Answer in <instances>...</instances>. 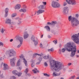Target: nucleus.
<instances>
[{
    "label": "nucleus",
    "instance_id": "nucleus-1",
    "mask_svg": "<svg viewBox=\"0 0 79 79\" xmlns=\"http://www.w3.org/2000/svg\"><path fill=\"white\" fill-rule=\"evenodd\" d=\"M50 68L52 71L54 70L56 71H59L63 69L64 71L66 70V69L64 68V65L60 62H55L54 65H52L51 63L50 64Z\"/></svg>",
    "mask_w": 79,
    "mask_h": 79
},
{
    "label": "nucleus",
    "instance_id": "nucleus-2",
    "mask_svg": "<svg viewBox=\"0 0 79 79\" xmlns=\"http://www.w3.org/2000/svg\"><path fill=\"white\" fill-rule=\"evenodd\" d=\"M73 44L74 43H72L71 45L70 44H69L68 45V47H66V48L67 52H71L70 54V56L73 57L76 54V46H75L74 47H73Z\"/></svg>",
    "mask_w": 79,
    "mask_h": 79
},
{
    "label": "nucleus",
    "instance_id": "nucleus-3",
    "mask_svg": "<svg viewBox=\"0 0 79 79\" xmlns=\"http://www.w3.org/2000/svg\"><path fill=\"white\" fill-rule=\"evenodd\" d=\"M68 20L71 21V26L73 27L77 26L79 24V20L74 17H72L71 15L68 17Z\"/></svg>",
    "mask_w": 79,
    "mask_h": 79
},
{
    "label": "nucleus",
    "instance_id": "nucleus-4",
    "mask_svg": "<svg viewBox=\"0 0 79 79\" xmlns=\"http://www.w3.org/2000/svg\"><path fill=\"white\" fill-rule=\"evenodd\" d=\"M79 36V33L77 34L73 35L71 37V39L75 43L79 44V39L78 38Z\"/></svg>",
    "mask_w": 79,
    "mask_h": 79
},
{
    "label": "nucleus",
    "instance_id": "nucleus-5",
    "mask_svg": "<svg viewBox=\"0 0 79 79\" xmlns=\"http://www.w3.org/2000/svg\"><path fill=\"white\" fill-rule=\"evenodd\" d=\"M52 7L53 8H60V4L56 2L52 1Z\"/></svg>",
    "mask_w": 79,
    "mask_h": 79
},
{
    "label": "nucleus",
    "instance_id": "nucleus-6",
    "mask_svg": "<svg viewBox=\"0 0 79 79\" xmlns=\"http://www.w3.org/2000/svg\"><path fill=\"white\" fill-rule=\"evenodd\" d=\"M66 1L69 5H74L76 3V2L75 0H66Z\"/></svg>",
    "mask_w": 79,
    "mask_h": 79
},
{
    "label": "nucleus",
    "instance_id": "nucleus-7",
    "mask_svg": "<svg viewBox=\"0 0 79 79\" xmlns=\"http://www.w3.org/2000/svg\"><path fill=\"white\" fill-rule=\"evenodd\" d=\"M10 65L12 66H15V61H16V57H14L10 59Z\"/></svg>",
    "mask_w": 79,
    "mask_h": 79
},
{
    "label": "nucleus",
    "instance_id": "nucleus-8",
    "mask_svg": "<svg viewBox=\"0 0 79 79\" xmlns=\"http://www.w3.org/2000/svg\"><path fill=\"white\" fill-rule=\"evenodd\" d=\"M12 73L13 74H14V75H15V76L17 75L18 77L21 76V74H22V73H18V72L16 70H14L12 71Z\"/></svg>",
    "mask_w": 79,
    "mask_h": 79
},
{
    "label": "nucleus",
    "instance_id": "nucleus-9",
    "mask_svg": "<svg viewBox=\"0 0 79 79\" xmlns=\"http://www.w3.org/2000/svg\"><path fill=\"white\" fill-rule=\"evenodd\" d=\"M16 54V51L13 49L10 50L9 54L10 56H15Z\"/></svg>",
    "mask_w": 79,
    "mask_h": 79
},
{
    "label": "nucleus",
    "instance_id": "nucleus-10",
    "mask_svg": "<svg viewBox=\"0 0 79 79\" xmlns=\"http://www.w3.org/2000/svg\"><path fill=\"white\" fill-rule=\"evenodd\" d=\"M63 13L64 15H66L68 13L69 8L67 7H65L63 8Z\"/></svg>",
    "mask_w": 79,
    "mask_h": 79
},
{
    "label": "nucleus",
    "instance_id": "nucleus-11",
    "mask_svg": "<svg viewBox=\"0 0 79 79\" xmlns=\"http://www.w3.org/2000/svg\"><path fill=\"white\" fill-rule=\"evenodd\" d=\"M19 57L20 58H21L23 60V62L25 64V65L26 66H27V60H25L24 56L23 54H22L21 55V56H19Z\"/></svg>",
    "mask_w": 79,
    "mask_h": 79
},
{
    "label": "nucleus",
    "instance_id": "nucleus-12",
    "mask_svg": "<svg viewBox=\"0 0 79 79\" xmlns=\"http://www.w3.org/2000/svg\"><path fill=\"white\" fill-rule=\"evenodd\" d=\"M69 44H70V45H71L72 43H70V42H69L67 43V44L65 45V47H64L65 48H63L62 49V53H64V52H65L66 50L67 51V50H66V48L67 47H68V45H69Z\"/></svg>",
    "mask_w": 79,
    "mask_h": 79
},
{
    "label": "nucleus",
    "instance_id": "nucleus-13",
    "mask_svg": "<svg viewBox=\"0 0 79 79\" xmlns=\"http://www.w3.org/2000/svg\"><path fill=\"white\" fill-rule=\"evenodd\" d=\"M16 40H18L21 44H23V38L22 37H18L16 39Z\"/></svg>",
    "mask_w": 79,
    "mask_h": 79
},
{
    "label": "nucleus",
    "instance_id": "nucleus-14",
    "mask_svg": "<svg viewBox=\"0 0 79 79\" xmlns=\"http://www.w3.org/2000/svg\"><path fill=\"white\" fill-rule=\"evenodd\" d=\"M24 35L23 36V37L24 39H27L29 37V34H27V32L26 31H25L24 32Z\"/></svg>",
    "mask_w": 79,
    "mask_h": 79
},
{
    "label": "nucleus",
    "instance_id": "nucleus-15",
    "mask_svg": "<svg viewBox=\"0 0 79 79\" xmlns=\"http://www.w3.org/2000/svg\"><path fill=\"white\" fill-rule=\"evenodd\" d=\"M3 66V70H7V69H9V66H8V64H4Z\"/></svg>",
    "mask_w": 79,
    "mask_h": 79
},
{
    "label": "nucleus",
    "instance_id": "nucleus-16",
    "mask_svg": "<svg viewBox=\"0 0 79 79\" xmlns=\"http://www.w3.org/2000/svg\"><path fill=\"white\" fill-rule=\"evenodd\" d=\"M5 23L7 24H11V21L10 19H6Z\"/></svg>",
    "mask_w": 79,
    "mask_h": 79
},
{
    "label": "nucleus",
    "instance_id": "nucleus-17",
    "mask_svg": "<svg viewBox=\"0 0 79 79\" xmlns=\"http://www.w3.org/2000/svg\"><path fill=\"white\" fill-rule=\"evenodd\" d=\"M44 12H45V10L40 9V10H39L37 12V15H40V14H41V13H44Z\"/></svg>",
    "mask_w": 79,
    "mask_h": 79
},
{
    "label": "nucleus",
    "instance_id": "nucleus-18",
    "mask_svg": "<svg viewBox=\"0 0 79 79\" xmlns=\"http://www.w3.org/2000/svg\"><path fill=\"white\" fill-rule=\"evenodd\" d=\"M32 71L34 74H37V73H39V71L36 68H35L34 69L32 70Z\"/></svg>",
    "mask_w": 79,
    "mask_h": 79
},
{
    "label": "nucleus",
    "instance_id": "nucleus-19",
    "mask_svg": "<svg viewBox=\"0 0 79 79\" xmlns=\"http://www.w3.org/2000/svg\"><path fill=\"white\" fill-rule=\"evenodd\" d=\"M55 72H54L53 74V76L56 77V76H58L61 74V72H60L59 73H56Z\"/></svg>",
    "mask_w": 79,
    "mask_h": 79
},
{
    "label": "nucleus",
    "instance_id": "nucleus-20",
    "mask_svg": "<svg viewBox=\"0 0 79 79\" xmlns=\"http://www.w3.org/2000/svg\"><path fill=\"white\" fill-rule=\"evenodd\" d=\"M37 55H38V56H42V55L40 54H39L37 53H35L33 54V56L32 57V58L33 59H34L37 56Z\"/></svg>",
    "mask_w": 79,
    "mask_h": 79
},
{
    "label": "nucleus",
    "instance_id": "nucleus-21",
    "mask_svg": "<svg viewBox=\"0 0 79 79\" xmlns=\"http://www.w3.org/2000/svg\"><path fill=\"white\" fill-rule=\"evenodd\" d=\"M39 9H45V5H41L39 6Z\"/></svg>",
    "mask_w": 79,
    "mask_h": 79
},
{
    "label": "nucleus",
    "instance_id": "nucleus-22",
    "mask_svg": "<svg viewBox=\"0 0 79 79\" xmlns=\"http://www.w3.org/2000/svg\"><path fill=\"white\" fill-rule=\"evenodd\" d=\"M44 28L46 29L47 31H48L50 32V28L49 27V26L47 25L44 27Z\"/></svg>",
    "mask_w": 79,
    "mask_h": 79
},
{
    "label": "nucleus",
    "instance_id": "nucleus-23",
    "mask_svg": "<svg viewBox=\"0 0 79 79\" xmlns=\"http://www.w3.org/2000/svg\"><path fill=\"white\" fill-rule=\"evenodd\" d=\"M38 42H39V40L37 39L33 41V42L34 43V44L35 45V46H37V45L38 44Z\"/></svg>",
    "mask_w": 79,
    "mask_h": 79
},
{
    "label": "nucleus",
    "instance_id": "nucleus-24",
    "mask_svg": "<svg viewBox=\"0 0 79 79\" xmlns=\"http://www.w3.org/2000/svg\"><path fill=\"white\" fill-rule=\"evenodd\" d=\"M21 8V5L20 4H17L15 6V9L19 10Z\"/></svg>",
    "mask_w": 79,
    "mask_h": 79
},
{
    "label": "nucleus",
    "instance_id": "nucleus-25",
    "mask_svg": "<svg viewBox=\"0 0 79 79\" xmlns=\"http://www.w3.org/2000/svg\"><path fill=\"white\" fill-rule=\"evenodd\" d=\"M19 11H20V12L25 13V12H26V10L24 9H21L19 10Z\"/></svg>",
    "mask_w": 79,
    "mask_h": 79
},
{
    "label": "nucleus",
    "instance_id": "nucleus-26",
    "mask_svg": "<svg viewBox=\"0 0 79 79\" xmlns=\"http://www.w3.org/2000/svg\"><path fill=\"white\" fill-rule=\"evenodd\" d=\"M51 23H52V26H55V24H57V22L56 21H52Z\"/></svg>",
    "mask_w": 79,
    "mask_h": 79
},
{
    "label": "nucleus",
    "instance_id": "nucleus-27",
    "mask_svg": "<svg viewBox=\"0 0 79 79\" xmlns=\"http://www.w3.org/2000/svg\"><path fill=\"white\" fill-rule=\"evenodd\" d=\"M31 40H32V42H34V41L35 40V36L34 35L32 36L31 38Z\"/></svg>",
    "mask_w": 79,
    "mask_h": 79
},
{
    "label": "nucleus",
    "instance_id": "nucleus-28",
    "mask_svg": "<svg viewBox=\"0 0 79 79\" xmlns=\"http://www.w3.org/2000/svg\"><path fill=\"white\" fill-rule=\"evenodd\" d=\"M2 34H3L4 33V31H5V30L3 28H2L0 30Z\"/></svg>",
    "mask_w": 79,
    "mask_h": 79
},
{
    "label": "nucleus",
    "instance_id": "nucleus-29",
    "mask_svg": "<svg viewBox=\"0 0 79 79\" xmlns=\"http://www.w3.org/2000/svg\"><path fill=\"white\" fill-rule=\"evenodd\" d=\"M43 58L44 59H45V60L48 59V58H49V56H45L43 57Z\"/></svg>",
    "mask_w": 79,
    "mask_h": 79
},
{
    "label": "nucleus",
    "instance_id": "nucleus-30",
    "mask_svg": "<svg viewBox=\"0 0 79 79\" xmlns=\"http://www.w3.org/2000/svg\"><path fill=\"white\" fill-rule=\"evenodd\" d=\"M24 72V73H25V74H27V73L29 72V69L28 68H26Z\"/></svg>",
    "mask_w": 79,
    "mask_h": 79
},
{
    "label": "nucleus",
    "instance_id": "nucleus-31",
    "mask_svg": "<svg viewBox=\"0 0 79 79\" xmlns=\"http://www.w3.org/2000/svg\"><path fill=\"white\" fill-rule=\"evenodd\" d=\"M43 58L42 57L40 56V57L38 59V60L39 61H40L41 62V61L42 60Z\"/></svg>",
    "mask_w": 79,
    "mask_h": 79
},
{
    "label": "nucleus",
    "instance_id": "nucleus-32",
    "mask_svg": "<svg viewBox=\"0 0 79 79\" xmlns=\"http://www.w3.org/2000/svg\"><path fill=\"white\" fill-rule=\"evenodd\" d=\"M20 60H19L17 63V66H19V65L20 64Z\"/></svg>",
    "mask_w": 79,
    "mask_h": 79
},
{
    "label": "nucleus",
    "instance_id": "nucleus-33",
    "mask_svg": "<svg viewBox=\"0 0 79 79\" xmlns=\"http://www.w3.org/2000/svg\"><path fill=\"white\" fill-rule=\"evenodd\" d=\"M16 15H17V14H16L15 13H14V14H13L11 15V16L12 18H14V17H15V16H16Z\"/></svg>",
    "mask_w": 79,
    "mask_h": 79
},
{
    "label": "nucleus",
    "instance_id": "nucleus-34",
    "mask_svg": "<svg viewBox=\"0 0 79 79\" xmlns=\"http://www.w3.org/2000/svg\"><path fill=\"white\" fill-rule=\"evenodd\" d=\"M54 49L53 48H51V49H48V51L49 52H54Z\"/></svg>",
    "mask_w": 79,
    "mask_h": 79
},
{
    "label": "nucleus",
    "instance_id": "nucleus-35",
    "mask_svg": "<svg viewBox=\"0 0 79 79\" xmlns=\"http://www.w3.org/2000/svg\"><path fill=\"white\" fill-rule=\"evenodd\" d=\"M28 53L30 55V56H31L32 54V53H33V52L32 51H30L28 52Z\"/></svg>",
    "mask_w": 79,
    "mask_h": 79
},
{
    "label": "nucleus",
    "instance_id": "nucleus-36",
    "mask_svg": "<svg viewBox=\"0 0 79 79\" xmlns=\"http://www.w3.org/2000/svg\"><path fill=\"white\" fill-rule=\"evenodd\" d=\"M44 75L45 76H46L47 77H50V75H48L47 73H44Z\"/></svg>",
    "mask_w": 79,
    "mask_h": 79
},
{
    "label": "nucleus",
    "instance_id": "nucleus-37",
    "mask_svg": "<svg viewBox=\"0 0 79 79\" xmlns=\"http://www.w3.org/2000/svg\"><path fill=\"white\" fill-rule=\"evenodd\" d=\"M23 44V43H20V44H19L17 46V48H20V47L22 45V44Z\"/></svg>",
    "mask_w": 79,
    "mask_h": 79
},
{
    "label": "nucleus",
    "instance_id": "nucleus-38",
    "mask_svg": "<svg viewBox=\"0 0 79 79\" xmlns=\"http://www.w3.org/2000/svg\"><path fill=\"white\" fill-rule=\"evenodd\" d=\"M8 8H6L5 9V13H8V10H9Z\"/></svg>",
    "mask_w": 79,
    "mask_h": 79
},
{
    "label": "nucleus",
    "instance_id": "nucleus-39",
    "mask_svg": "<svg viewBox=\"0 0 79 79\" xmlns=\"http://www.w3.org/2000/svg\"><path fill=\"white\" fill-rule=\"evenodd\" d=\"M44 65L46 67H47V66H48V64H47V63L46 62H45L44 63Z\"/></svg>",
    "mask_w": 79,
    "mask_h": 79
},
{
    "label": "nucleus",
    "instance_id": "nucleus-40",
    "mask_svg": "<svg viewBox=\"0 0 79 79\" xmlns=\"http://www.w3.org/2000/svg\"><path fill=\"white\" fill-rule=\"evenodd\" d=\"M31 66L32 68L34 67V66H35V64L34 63H32Z\"/></svg>",
    "mask_w": 79,
    "mask_h": 79
},
{
    "label": "nucleus",
    "instance_id": "nucleus-41",
    "mask_svg": "<svg viewBox=\"0 0 79 79\" xmlns=\"http://www.w3.org/2000/svg\"><path fill=\"white\" fill-rule=\"evenodd\" d=\"M0 77L1 78H5V77H4V76H3V74H1L0 75Z\"/></svg>",
    "mask_w": 79,
    "mask_h": 79
},
{
    "label": "nucleus",
    "instance_id": "nucleus-42",
    "mask_svg": "<svg viewBox=\"0 0 79 79\" xmlns=\"http://www.w3.org/2000/svg\"><path fill=\"white\" fill-rule=\"evenodd\" d=\"M8 13H5V17L6 18V17H7L8 16Z\"/></svg>",
    "mask_w": 79,
    "mask_h": 79
},
{
    "label": "nucleus",
    "instance_id": "nucleus-43",
    "mask_svg": "<svg viewBox=\"0 0 79 79\" xmlns=\"http://www.w3.org/2000/svg\"><path fill=\"white\" fill-rule=\"evenodd\" d=\"M75 77V76H72L70 78V79H74Z\"/></svg>",
    "mask_w": 79,
    "mask_h": 79
},
{
    "label": "nucleus",
    "instance_id": "nucleus-44",
    "mask_svg": "<svg viewBox=\"0 0 79 79\" xmlns=\"http://www.w3.org/2000/svg\"><path fill=\"white\" fill-rule=\"evenodd\" d=\"M51 25V26H52V23H50V22H48L47 23V25Z\"/></svg>",
    "mask_w": 79,
    "mask_h": 79
},
{
    "label": "nucleus",
    "instance_id": "nucleus-45",
    "mask_svg": "<svg viewBox=\"0 0 79 79\" xmlns=\"http://www.w3.org/2000/svg\"><path fill=\"white\" fill-rule=\"evenodd\" d=\"M0 46H3V43L0 41Z\"/></svg>",
    "mask_w": 79,
    "mask_h": 79
},
{
    "label": "nucleus",
    "instance_id": "nucleus-46",
    "mask_svg": "<svg viewBox=\"0 0 79 79\" xmlns=\"http://www.w3.org/2000/svg\"><path fill=\"white\" fill-rule=\"evenodd\" d=\"M11 79H16V78L15 76H13L11 77Z\"/></svg>",
    "mask_w": 79,
    "mask_h": 79
},
{
    "label": "nucleus",
    "instance_id": "nucleus-47",
    "mask_svg": "<svg viewBox=\"0 0 79 79\" xmlns=\"http://www.w3.org/2000/svg\"><path fill=\"white\" fill-rule=\"evenodd\" d=\"M53 42L54 43V44H57V40H54Z\"/></svg>",
    "mask_w": 79,
    "mask_h": 79
},
{
    "label": "nucleus",
    "instance_id": "nucleus-48",
    "mask_svg": "<svg viewBox=\"0 0 79 79\" xmlns=\"http://www.w3.org/2000/svg\"><path fill=\"white\" fill-rule=\"evenodd\" d=\"M66 5H67V3H66V2H64V4H63V6H66Z\"/></svg>",
    "mask_w": 79,
    "mask_h": 79
},
{
    "label": "nucleus",
    "instance_id": "nucleus-49",
    "mask_svg": "<svg viewBox=\"0 0 79 79\" xmlns=\"http://www.w3.org/2000/svg\"><path fill=\"white\" fill-rule=\"evenodd\" d=\"M42 3L44 4L43 5H45V6L46 5H47V2H43Z\"/></svg>",
    "mask_w": 79,
    "mask_h": 79
},
{
    "label": "nucleus",
    "instance_id": "nucleus-50",
    "mask_svg": "<svg viewBox=\"0 0 79 79\" xmlns=\"http://www.w3.org/2000/svg\"><path fill=\"white\" fill-rule=\"evenodd\" d=\"M41 62L39 61V62H37L36 63V64H40V63Z\"/></svg>",
    "mask_w": 79,
    "mask_h": 79
},
{
    "label": "nucleus",
    "instance_id": "nucleus-51",
    "mask_svg": "<svg viewBox=\"0 0 79 79\" xmlns=\"http://www.w3.org/2000/svg\"><path fill=\"white\" fill-rule=\"evenodd\" d=\"M11 24H16V22L14 21H13L11 23Z\"/></svg>",
    "mask_w": 79,
    "mask_h": 79
},
{
    "label": "nucleus",
    "instance_id": "nucleus-52",
    "mask_svg": "<svg viewBox=\"0 0 79 79\" xmlns=\"http://www.w3.org/2000/svg\"><path fill=\"white\" fill-rule=\"evenodd\" d=\"M25 76H31V74H30L26 73Z\"/></svg>",
    "mask_w": 79,
    "mask_h": 79
},
{
    "label": "nucleus",
    "instance_id": "nucleus-53",
    "mask_svg": "<svg viewBox=\"0 0 79 79\" xmlns=\"http://www.w3.org/2000/svg\"><path fill=\"white\" fill-rule=\"evenodd\" d=\"M40 47L42 48V47H43V45H42V44H40Z\"/></svg>",
    "mask_w": 79,
    "mask_h": 79
},
{
    "label": "nucleus",
    "instance_id": "nucleus-54",
    "mask_svg": "<svg viewBox=\"0 0 79 79\" xmlns=\"http://www.w3.org/2000/svg\"><path fill=\"white\" fill-rule=\"evenodd\" d=\"M75 17L77 18H78V17H79V15H78V14H76L75 15Z\"/></svg>",
    "mask_w": 79,
    "mask_h": 79
},
{
    "label": "nucleus",
    "instance_id": "nucleus-55",
    "mask_svg": "<svg viewBox=\"0 0 79 79\" xmlns=\"http://www.w3.org/2000/svg\"><path fill=\"white\" fill-rule=\"evenodd\" d=\"M18 25H20L21 24V22H19L17 23Z\"/></svg>",
    "mask_w": 79,
    "mask_h": 79
},
{
    "label": "nucleus",
    "instance_id": "nucleus-56",
    "mask_svg": "<svg viewBox=\"0 0 79 79\" xmlns=\"http://www.w3.org/2000/svg\"><path fill=\"white\" fill-rule=\"evenodd\" d=\"M71 64H72V63H69L68 64V66H70V65H71Z\"/></svg>",
    "mask_w": 79,
    "mask_h": 79
},
{
    "label": "nucleus",
    "instance_id": "nucleus-57",
    "mask_svg": "<svg viewBox=\"0 0 79 79\" xmlns=\"http://www.w3.org/2000/svg\"><path fill=\"white\" fill-rule=\"evenodd\" d=\"M19 19V17H17L15 19V20H17V19Z\"/></svg>",
    "mask_w": 79,
    "mask_h": 79
},
{
    "label": "nucleus",
    "instance_id": "nucleus-58",
    "mask_svg": "<svg viewBox=\"0 0 79 79\" xmlns=\"http://www.w3.org/2000/svg\"><path fill=\"white\" fill-rule=\"evenodd\" d=\"M13 39H11V40H10V42H13Z\"/></svg>",
    "mask_w": 79,
    "mask_h": 79
},
{
    "label": "nucleus",
    "instance_id": "nucleus-59",
    "mask_svg": "<svg viewBox=\"0 0 79 79\" xmlns=\"http://www.w3.org/2000/svg\"><path fill=\"white\" fill-rule=\"evenodd\" d=\"M35 0H32V3H35Z\"/></svg>",
    "mask_w": 79,
    "mask_h": 79
},
{
    "label": "nucleus",
    "instance_id": "nucleus-60",
    "mask_svg": "<svg viewBox=\"0 0 79 79\" xmlns=\"http://www.w3.org/2000/svg\"><path fill=\"white\" fill-rule=\"evenodd\" d=\"M48 38H51V36H50V35H48Z\"/></svg>",
    "mask_w": 79,
    "mask_h": 79
},
{
    "label": "nucleus",
    "instance_id": "nucleus-61",
    "mask_svg": "<svg viewBox=\"0 0 79 79\" xmlns=\"http://www.w3.org/2000/svg\"><path fill=\"white\" fill-rule=\"evenodd\" d=\"M31 62L33 63H34V61H33V60H31Z\"/></svg>",
    "mask_w": 79,
    "mask_h": 79
},
{
    "label": "nucleus",
    "instance_id": "nucleus-62",
    "mask_svg": "<svg viewBox=\"0 0 79 79\" xmlns=\"http://www.w3.org/2000/svg\"><path fill=\"white\" fill-rule=\"evenodd\" d=\"M62 45L61 44H60L59 45V47H60V48H61V46H62Z\"/></svg>",
    "mask_w": 79,
    "mask_h": 79
},
{
    "label": "nucleus",
    "instance_id": "nucleus-63",
    "mask_svg": "<svg viewBox=\"0 0 79 79\" xmlns=\"http://www.w3.org/2000/svg\"><path fill=\"white\" fill-rule=\"evenodd\" d=\"M23 6L24 8H26V6L25 5H24Z\"/></svg>",
    "mask_w": 79,
    "mask_h": 79
},
{
    "label": "nucleus",
    "instance_id": "nucleus-64",
    "mask_svg": "<svg viewBox=\"0 0 79 79\" xmlns=\"http://www.w3.org/2000/svg\"><path fill=\"white\" fill-rule=\"evenodd\" d=\"M3 63H2L1 64V67H2V66H3Z\"/></svg>",
    "mask_w": 79,
    "mask_h": 79
}]
</instances>
